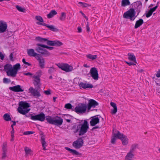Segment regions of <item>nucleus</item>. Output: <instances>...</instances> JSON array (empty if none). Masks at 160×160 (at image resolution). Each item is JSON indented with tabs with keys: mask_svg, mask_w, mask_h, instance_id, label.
<instances>
[{
	"mask_svg": "<svg viewBox=\"0 0 160 160\" xmlns=\"http://www.w3.org/2000/svg\"><path fill=\"white\" fill-rule=\"evenodd\" d=\"M79 86L81 89L82 88L84 89L93 88V86L91 84L81 82L79 84Z\"/></svg>",
	"mask_w": 160,
	"mask_h": 160,
	"instance_id": "obj_18",
	"label": "nucleus"
},
{
	"mask_svg": "<svg viewBox=\"0 0 160 160\" xmlns=\"http://www.w3.org/2000/svg\"><path fill=\"white\" fill-rule=\"evenodd\" d=\"M17 72L14 70L13 68L11 69L7 73V75L8 76H11L12 77H16Z\"/></svg>",
	"mask_w": 160,
	"mask_h": 160,
	"instance_id": "obj_22",
	"label": "nucleus"
},
{
	"mask_svg": "<svg viewBox=\"0 0 160 160\" xmlns=\"http://www.w3.org/2000/svg\"><path fill=\"white\" fill-rule=\"evenodd\" d=\"M153 12L150 10L148 11V13L146 14V16L147 18H149L150 17L152 14Z\"/></svg>",
	"mask_w": 160,
	"mask_h": 160,
	"instance_id": "obj_48",
	"label": "nucleus"
},
{
	"mask_svg": "<svg viewBox=\"0 0 160 160\" xmlns=\"http://www.w3.org/2000/svg\"><path fill=\"white\" fill-rule=\"evenodd\" d=\"M36 59L38 61V64L40 68H44L45 65L44 58L40 54L38 56L36 57Z\"/></svg>",
	"mask_w": 160,
	"mask_h": 160,
	"instance_id": "obj_11",
	"label": "nucleus"
},
{
	"mask_svg": "<svg viewBox=\"0 0 160 160\" xmlns=\"http://www.w3.org/2000/svg\"><path fill=\"white\" fill-rule=\"evenodd\" d=\"M23 74L26 76H32V73L29 72L24 73H23Z\"/></svg>",
	"mask_w": 160,
	"mask_h": 160,
	"instance_id": "obj_59",
	"label": "nucleus"
},
{
	"mask_svg": "<svg viewBox=\"0 0 160 160\" xmlns=\"http://www.w3.org/2000/svg\"><path fill=\"white\" fill-rule=\"evenodd\" d=\"M32 78L34 79V85L37 86L38 85L40 82V78L38 76H33Z\"/></svg>",
	"mask_w": 160,
	"mask_h": 160,
	"instance_id": "obj_26",
	"label": "nucleus"
},
{
	"mask_svg": "<svg viewBox=\"0 0 160 160\" xmlns=\"http://www.w3.org/2000/svg\"><path fill=\"white\" fill-rule=\"evenodd\" d=\"M34 133V132L33 131H28L24 132H23V134L24 135H30V134H33Z\"/></svg>",
	"mask_w": 160,
	"mask_h": 160,
	"instance_id": "obj_47",
	"label": "nucleus"
},
{
	"mask_svg": "<svg viewBox=\"0 0 160 160\" xmlns=\"http://www.w3.org/2000/svg\"><path fill=\"white\" fill-rule=\"evenodd\" d=\"M98 105V103L94 99H90L89 101L87 106L88 109V110H89L92 108H94Z\"/></svg>",
	"mask_w": 160,
	"mask_h": 160,
	"instance_id": "obj_13",
	"label": "nucleus"
},
{
	"mask_svg": "<svg viewBox=\"0 0 160 160\" xmlns=\"http://www.w3.org/2000/svg\"><path fill=\"white\" fill-rule=\"evenodd\" d=\"M136 63H135L134 62H130L128 63V65L129 66L131 65H136Z\"/></svg>",
	"mask_w": 160,
	"mask_h": 160,
	"instance_id": "obj_62",
	"label": "nucleus"
},
{
	"mask_svg": "<svg viewBox=\"0 0 160 160\" xmlns=\"http://www.w3.org/2000/svg\"><path fill=\"white\" fill-rule=\"evenodd\" d=\"M38 45L42 46L44 48H46L47 49H48L50 50H52L53 49V47H49L47 45H44V44H39Z\"/></svg>",
	"mask_w": 160,
	"mask_h": 160,
	"instance_id": "obj_44",
	"label": "nucleus"
},
{
	"mask_svg": "<svg viewBox=\"0 0 160 160\" xmlns=\"http://www.w3.org/2000/svg\"><path fill=\"white\" fill-rule=\"evenodd\" d=\"M44 92L47 95H49L51 94L49 90L44 91Z\"/></svg>",
	"mask_w": 160,
	"mask_h": 160,
	"instance_id": "obj_58",
	"label": "nucleus"
},
{
	"mask_svg": "<svg viewBox=\"0 0 160 160\" xmlns=\"http://www.w3.org/2000/svg\"><path fill=\"white\" fill-rule=\"evenodd\" d=\"M11 136L14 137V128L12 130L11 132Z\"/></svg>",
	"mask_w": 160,
	"mask_h": 160,
	"instance_id": "obj_60",
	"label": "nucleus"
},
{
	"mask_svg": "<svg viewBox=\"0 0 160 160\" xmlns=\"http://www.w3.org/2000/svg\"><path fill=\"white\" fill-rule=\"evenodd\" d=\"M87 108L86 105L84 103H80L75 108V111L78 114L85 113Z\"/></svg>",
	"mask_w": 160,
	"mask_h": 160,
	"instance_id": "obj_4",
	"label": "nucleus"
},
{
	"mask_svg": "<svg viewBox=\"0 0 160 160\" xmlns=\"http://www.w3.org/2000/svg\"><path fill=\"white\" fill-rule=\"evenodd\" d=\"M7 26L6 22L2 20L0 21V33L5 32L7 29Z\"/></svg>",
	"mask_w": 160,
	"mask_h": 160,
	"instance_id": "obj_14",
	"label": "nucleus"
},
{
	"mask_svg": "<svg viewBox=\"0 0 160 160\" xmlns=\"http://www.w3.org/2000/svg\"><path fill=\"white\" fill-rule=\"evenodd\" d=\"M7 146V144L6 142H4L3 144L2 149L3 150H5Z\"/></svg>",
	"mask_w": 160,
	"mask_h": 160,
	"instance_id": "obj_56",
	"label": "nucleus"
},
{
	"mask_svg": "<svg viewBox=\"0 0 160 160\" xmlns=\"http://www.w3.org/2000/svg\"><path fill=\"white\" fill-rule=\"evenodd\" d=\"M66 18V14L65 12H62L61 13L59 19L61 21H64Z\"/></svg>",
	"mask_w": 160,
	"mask_h": 160,
	"instance_id": "obj_40",
	"label": "nucleus"
},
{
	"mask_svg": "<svg viewBox=\"0 0 160 160\" xmlns=\"http://www.w3.org/2000/svg\"><path fill=\"white\" fill-rule=\"evenodd\" d=\"M47 44L49 45L52 46H60L62 45V43L59 41H50L48 40L46 42Z\"/></svg>",
	"mask_w": 160,
	"mask_h": 160,
	"instance_id": "obj_12",
	"label": "nucleus"
},
{
	"mask_svg": "<svg viewBox=\"0 0 160 160\" xmlns=\"http://www.w3.org/2000/svg\"><path fill=\"white\" fill-rule=\"evenodd\" d=\"M41 142L42 145L43 150H45L46 147V142L45 141V138L44 136H42L41 137Z\"/></svg>",
	"mask_w": 160,
	"mask_h": 160,
	"instance_id": "obj_35",
	"label": "nucleus"
},
{
	"mask_svg": "<svg viewBox=\"0 0 160 160\" xmlns=\"http://www.w3.org/2000/svg\"><path fill=\"white\" fill-rule=\"evenodd\" d=\"M9 89L15 92H19L24 91V90L21 88V86L20 85L10 87Z\"/></svg>",
	"mask_w": 160,
	"mask_h": 160,
	"instance_id": "obj_19",
	"label": "nucleus"
},
{
	"mask_svg": "<svg viewBox=\"0 0 160 160\" xmlns=\"http://www.w3.org/2000/svg\"><path fill=\"white\" fill-rule=\"evenodd\" d=\"M83 143L82 139L79 138L73 143V145L75 148H78L82 146Z\"/></svg>",
	"mask_w": 160,
	"mask_h": 160,
	"instance_id": "obj_17",
	"label": "nucleus"
},
{
	"mask_svg": "<svg viewBox=\"0 0 160 160\" xmlns=\"http://www.w3.org/2000/svg\"><path fill=\"white\" fill-rule=\"evenodd\" d=\"M134 155L131 152H129L125 157V160H131V159L133 157Z\"/></svg>",
	"mask_w": 160,
	"mask_h": 160,
	"instance_id": "obj_33",
	"label": "nucleus"
},
{
	"mask_svg": "<svg viewBox=\"0 0 160 160\" xmlns=\"http://www.w3.org/2000/svg\"><path fill=\"white\" fill-rule=\"evenodd\" d=\"M3 118L5 120L7 121H11V118L10 115L8 113H5L3 116Z\"/></svg>",
	"mask_w": 160,
	"mask_h": 160,
	"instance_id": "obj_36",
	"label": "nucleus"
},
{
	"mask_svg": "<svg viewBox=\"0 0 160 160\" xmlns=\"http://www.w3.org/2000/svg\"><path fill=\"white\" fill-rule=\"evenodd\" d=\"M37 24L38 25H40L45 26L48 28L50 30L52 31H56L58 30V29L55 28V27L53 25H49L46 24L45 23H42L41 22H38Z\"/></svg>",
	"mask_w": 160,
	"mask_h": 160,
	"instance_id": "obj_16",
	"label": "nucleus"
},
{
	"mask_svg": "<svg viewBox=\"0 0 160 160\" xmlns=\"http://www.w3.org/2000/svg\"><path fill=\"white\" fill-rule=\"evenodd\" d=\"M158 7V6H156L153 8H151L150 10L153 12L156 10Z\"/></svg>",
	"mask_w": 160,
	"mask_h": 160,
	"instance_id": "obj_53",
	"label": "nucleus"
},
{
	"mask_svg": "<svg viewBox=\"0 0 160 160\" xmlns=\"http://www.w3.org/2000/svg\"><path fill=\"white\" fill-rule=\"evenodd\" d=\"M16 8L17 9L19 12H25V9L24 8H22L18 5H16Z\"/></svg>",
	"mask_w": 160,
	"mask_h": 160,
	"instance_id": "obj_41",
	"label": "nucleus"
},
{
	"mask_svg": "<svg viewBox=\"0 0 160 160\" xmlns=\"http://www.w3.org/2000/svg\"><path fill=\"white\" fill-rule=\"evenodd\" d=\"M98 116L101 117L99 115H96L91 117V119L90 122L91 126H95L99 122L100 119L98 117Z\"/></svg>",
	"mask_w": 160,
	"mask_h": 160,
	"instance_id": "obj_9",
	"label": "nucleus"
},
{
	"mask_svg": "<svg viewBox=\"0 0 160 160\" xmlns=\"http://www.w3.org/2000/svg\"><path fill=\"white\" fill-rule=\"evenodd\" d=\"M130 2L129 0H122L121 1V6L125 7L129 5Z\"/></svg>",
	"mask_w": 160,
	"mask_h": 160,
	"instance_id": "obj_32",
	"label": "nucleus"
},
{
	"mask_svg": "<svg viewBox=\"0 0 160 160\" xmlns=\"http://www.w3.org/2000/svg\"><path fill=\"white\" fill-rule=\"evenodd\" d=\"M136 12L133 8H130L128 11L124 12L123 17L126 19H129L130 21H134L136 18Z\"/></svg>",
	"mask_w": 160,
	"mask_h": 160,
	"instance_id": "obj_3",
	"label": "nucleus"
},
{
	"mask_svg": "<svg viewBox=\"0 0 160 160\" xmlns=\"http://www.w3.org/2000/svg\"><path fill=\"white\" fill-rule=\"evenodd\" d=\"M35 40L37 41L42 43H44L46 42V41H47V38H43L39 36L36 37L35 38Z\"/></svg>",
	"mask_w": 160,
	"mask_h": 160,
	"instance_id": "obj_28",
	"label": "nucleus"
},
{
	"mask_svg": "<svg viewBox=\"0 0 160 160\" xmlns=\"http://www.w3.org/2000/svg\"><path fill=\"white\" fill-rule=\"evenodd\" d=\"M78 32L79 33L81 32L82 31V29L80 27H78Z\"/></svg>",
	"mask_w": 160,
	"mask_h": 160,
	"instance_id": "obj_64",
	"label": "nucleus"
},
{
	"mask_svg": "<svg viewBox=\"0 0 160 160\" xmlns=\"http://www.w3.org/2000/svg\"><path fill=\"white\" fill-rule=\"evenodd\" d=\"M117 111V108H113V109L112 110V113L113 114H115Z\"/></svg>",
	"mask_w": 160,
	"mask_h": 160,
	"instance_id": "obj_51",
	"label": "nucleus"
},
{
	"mask_svg": "<svg viewBox=\"0 0 160 160\" xmlns=\"http://www.w3.org/2000/svg\"><path fill=\"white\" fill-rule=\"evenodd\" d=\"M144 23L143 20L141 18L138 20L136 21L135 25L134 26V28L136 29L140 27Z\"/></svg>",
	"mask_w": 160,
	"mask_h": 160,
	"instance_id": "obj_23",
	"label": "nucleus"
},
{
	"mask_svg": "<svg viewBox=\"0 0 160 160\" xmlns=\"http://www.w3.org/2000/svg\"><path fill=\"white\" fill-rule=\"evenodd\" d=\"M4 58V55L1 52H0V58L1 60H3Z\"/></svg>",
	"mask_w": 160,
	"mask_h": 160,
	"instance_id": "obj_55",
	"label": "nucleus"
},
{
	"mask_svg": "<svg viewBox=\"0 0 160 160\" xmlns=\"http://www.w3.org/2000/svg\"><path fill=\"white\" fill-rule=\"evenodd\" d=\"M128 59L129 60L132 61L135 63H137L135 57L133 54L129 53L128 54Z\"/></svg>",
	"mask_w": 160,
	"mask_h": 160,
	"instance_id": "obj_24",
	"label": "nucleus"
},
{
	"mask_svg": "<svg viewBox=\"0 0 160 160\" xmlns=\"http://www.w3.org/2000/svg\"><path fill=\"white\" fill-rule=\"evenodd\" d=\"M110 105L112 107H113V108L117 107L116 104L114 102H111L110 103Z\"/></svg>",
	"mask_w": 160,
	"mask_h": 160,
	"instance_id": "obj_54",
	"label": "nucleus"
},
{
	"mask_svg": "<svg viewBox=\"0 0 160 160\" xmlns=\"http://www.w3.org/2000/svg\"><path fill=\"white\" fill-rule=\"evenodd\" d=\"M22 62L24 63V64L26 65H27L28 66H29L31 65V64L29 63L26 62L25 61V58H23L22 60Z\"/></svg>",
	"mask_w": 160,
	"mask_h": 160,
	"instance_id": "obj_52",
	"label": "nucleus"
},
{
	"mask_svg": "<svg viewBox=\"0 0 160 160\" xmlns=\"http://www.w3.org/2000/svg\"><path fill=\"white\" fill-rule=\"evenodd\" d=\"M56 71L55 68L53 67H51L49 68L48 72L50 74H52Z\"/></svg>",
	"mask_w": 160,
	"mask_h": 160,
	"instance_id": "obj_42",
	"label": "nucleus"
},
{
	"mask_svg": "<svg viewBox=\"0 0 160 160\" xmlns=\"http://www.w3.org/2000/svg\"><path fill=\"white\" fill-rule=\"evenodd\" d=\"M9 58L11 61H13V54L12 53H10L9 55Z\"/></svg>",
	"mask_w": 160,
	"mask_h": 160,
	"instance_id": "obj_57",
	"label": "nucleus"
},
{
	"mask_svg": "<svg viewBox=\"0 0 160 160\" xmlns=\"http://www.w3.org/2000/svg\"><path fill=\"white\" fill-rule=\"evenodd\" d=\"M26 155L27 156L31 155L32 154V151H25Z\"/></svg>",
	"mask_w": 160,
	"mask_h": 160,
	"instance_id": "obj_49",
	"label": "nucleus"
},
{
	"mask_svg": "<svg viewBox=\"0 0 160 160\" xmlns=\"http://www.w3.org/2000/svg\"><path fill=\"white\" fill-rule=\"evenodd\" d=\"M12 68V65L10 64H7L4 66V70L6 73Z\"/></svg>",
	"mask_w": 160,
	"mask_h": 160,
	"instance_id": "obj_30",
	"label": "nucleus"
},
{
	"mask_svg": "<svg viewBox=\"0 0 160 160\" xmlns=\"http://www.w3.org/2000/svg\"><path fill=\"white\" fill-rule=\"evenodd\" d=\"M139 149H140V147L138 144L134 143L132 144L131 145V150H135Z\"/></svg>",
	"mask_w": 160,
	"mask_h": 160,
	"instance_id": "obj_34",
	"label": "nucleus"
},
{
	"mask_svg": "<svg viewBox=\"0 0 160 160\" xmlns=\"http://www.w3.org/2000/svg\"><path fill=\"white\" fill-rule=\"evenodd\" d=\"M56 118L58 119H54V124L53 125H61L63 122V119L57 116Z\"/></svg>",
	"mask_w": 160,
	"mask_h": 160,
	"instance_id": "obj_21",
	"label": "nucleus"
},
{
	"mask_svg": "<svg viewBox=\"0 0 160 160\" xmlns=\"http://www.w3.org/2000/svg\"><path fill=\"white\" fill-rule=\"evenodd\" d=\"M86 28L87 32H89L90 31V28L89 27V25L87 24L86 26Z\"/></svg>",
	"mask_w": 160,
	"mask_h": 160,
	"instance_id": "obj_63",
	"label": "nucleus"
},
{
	"mask_svg": "<svg viewBox=\"0 0 160 160\" xmlns=\"http://www.w3.org/2000/svg\"><path fill=\"white\" fill-rule=\"evenodd\" d=\"M117 136H119V139L121 140L123 145H125L128 143V139L126 136L121 133L120 132L119 133Z\"/></svg>",
	"mask_w": 160,
	"mask_h": 160,
	"instance_id": "obj_10",
	"label": "nucleus"
},
{
	"mask_svg": "<svg viewBox=\"0 0 160 160\" xmlns=\"http://www.w3.org/2000/svg\"><path fill=\"white\" fill-rule=\"evenodd\" d=\"M10 79L6 78H4L3 79V82L4 83H8L10 82Z\"/></svg>",
	"mask_w": 160,
	"mask_h": 160,
	"instance_id": "obj_50",
	"label": "nucleus"
},
{
	"mask_svg": "<svg viewBox=\"0 0 160 160\" xmlns=\"http://www.w3.org/2000/svg\"><path fill=\"white\" fill-rule=\"evenodd\" d=\"M42 44H41L37 43L36 44L38 46L36 48L35 50L38 53H40L41 54L45 56H48L50 55V53L46 49L43 48V47L38 45Z\"/></svg>",
	"mask_w": 160,
	"mask_h": 160,
	"instance_id": "obj_7",
	"label": "nucleus"
},
{
	"mask_svg": "<svg viewBox=\"0 0 160 160\" xmlns=\"http://www.w3.org/2000/svg\"><path fill=\"white\" fill-rule=\"evenodd\" d=\"M70 153L72 154L77 156H81L82 154L81 153L78 152L77 151H69Z\"/></svg>",
	"mask_w": 160,
	"mask_h": 160,
	"instance_id": "obj_39",
	"label": "nucleus"
},
{
	"mask_svg": "<svg viewBox=\"0 0 160 160\" xmlns=\"http://www.w3.org/2000/svg\"><path fill=\"white\" fill-rule=\"evenodd\" d=\"M57 66L59 68L66 72H71L73 70L72 66L67 63L58 64L57 65Z\"/></svg>",
	"mask_w": 160,
	"mask_h": 160,
	"instance_id": "obj_6",
	"label": "nucleus"
},
{
	"mask_svg": "<svg viewBox=\"0 0 160 160\" xmlns=\"http://www.w3.org/2000/svg\"><path fill=\"white\" fill-rule=\"evenodd\" d=\"M27 54L29 56L34 57L35 58H36V57L40 55L36 52L33 49H28L27 50Z\"/></svg>",
	"mask_w": 160,
	"mask_h": 160,
	"instance_id": "obj_20",
	"label": "nucleus"
},
{
	"mask_svg": "<svg viewBox=\"0 0 160 160\" xmlns=\"http://www.w3.org/2000/svg\"><path fill=\"white\" fill-rule=\"evenodd\" d=\"M78 5L82 8L87 7L91 6V5L85 2H78Z\"/></svg>",
	"mask_w": 160,
	"mask_h": 160,
	"instance_id": "obj_31",
	"label": "nucleus"
},
{
	"mask_svg": "<svg viewBox=\"0 0 160 160\" xmlns=\"http://www.w3.org/2000/svg\"><path fill=\"white\" fill-rule=\"evenodd\" d=\"M12 68L14 70L18 72V70L20 68V65L19 63H17L13 66Z\"/></svg>",
	"mask_w": 160,
	"mask_h": 160,
	"instance_id": "obj_38",
	"label": "nucleus"
},
{
	"mask_svg": "<svg viewBox=\"0 0 160 160\" xmlns=\"http://www.w3.org/2000/svg\"><path fill=\"white\" fill-rule=\"evenodd\" d=\"M36 19L41 22H43V20L42 18L40 16H35Z\"/></svg>",
	"mask_w": 160,
	"mask_h": 160,
	"instance_id": "obj_43",
	"label": "nucleus"
},
{
	"mask_svg": "<svg viewBox=\"0 0 160 160\" xmlns=\"http://www.w3.org/2000/svg\"><path fill=\"white\" fill-rule=\"evenodd\" d=\"M29 107L30 105L28 103L25 102H20L18 108V111L21 114L25 115L30 111V109L28 108Z\"/></svg>",
	"mask_w": 160,
	"mask_h": 160,
	"instance_id": "obj_2",
	"label": "nucleus"
},
{
	"mask_svg": "<svg viewBox=\"0 0 160 160\" xmlns=\"http://www.w3.org/2000/svg\"><path fill=\"white\" fill-rule=\"evenodd\" d=\"M91 76L95 80H98L99 78V75L97 68L95 67L91 68L89 72Z\"/></svg>",
	"mask_w": 160,
	"mask_h": 160,
	"instance_id": "obj_8",
	"label": "nucleus"
},
{
	"mask_svg": "<svg viewBox=\"0 0 160 160\" xmlns=\"http://www.w3.org/2000/svg\"><path fill=\"white\" fill-rule=\"evenodd\" d=\"M156 76L157 78H160V69L158 71Z\"/></svg>",
	"mask_w": 160,
	"mask_h": 160,
	"instance_id": "obj_61",
	"label": "nucleus"
},
{
	"mask_svg": "<svg viewBox=\"0 0 160 160\" xmlns=\"http://www.w3.org/2000/svg\"><path fill=\"white\" fill-rule=\"evenodd\" d=\"M45 119L47 122L50 124H53L54 118H52L51 116H48L46 117Z\"/></svg>",
	"mask_w": 160,
	"mask_h": 160,
	"instance_id": "obj_29",
	"label": "nucleus"
},
{
	"mask_svg": "<svg viewBox=\"0 0 160 160\" xmlns=\"http://www.w3.org/2000/svg\"><path fill=\"white\" fill-rule=\"evenodd\" d=\"M29 92L33 96L38 98L41 96L39 92L37 90L34 89L33 87H30L28 89Z\"/></svg>",
	"mask_w": 160,
	"mask_h": 160,
	"instance_id": "obj_15",
	"label": "nucleus"
},
{
	"mask_svg": "<svg viewBox=\"0 0 160 160\" xmlns=\"http://www.w3.org/2000/svg\"><path fill=\"white\" fill-rule=\"evenodd\" d=\"M45 118V114L42 112L36 115H32L30 117V119L32 120L39 121L42 122L44 121Z\"/></svg>",
	"mask_w": 160,
	"mask_h": 160,
	"instance_id": "obj_5",
	"label": "nucleus"
},
{
	"mask_svg": "<svg viewBox=\"0 0 160 160\" xmlns=\"http://www.w3.org/2000/svg\"><path fill=\"white\" fill-rule=\"evenodd\" d=\"M72 106L71 104L68 103L66 104L65 106V108L67 109H71L72 108Z\"/></svg>",
	"mask_w": 160,
	"mask_h": 160,
	"instance_id": "obj_45",
	"label": "nucleus"
},
{
	"mask_svg": "<svg viewBox=\"0 0 160 160\" xmlns=\"http://www.w3.org/2000/svg\"><path fill=\"white\" fill-rule=\"evenodd\" d=\"M120 132L117 131L116 133H114L113 136L112 137L111 140V142L112 144H114L117 138H119V136H117Z\"/></svg>",
	"mask_w": 160,
	"mask_h": 160,
	"instance_id": "obj_25",
	"label": "nucleus"
},
{
	"mask_svg": "<svg viewBox=\"0 0 160 160\" xmlns=\"http://www.w3.org/2000/svg\"><path fill=\"white\" fill-rule=\"evenodd\" d=\"M7 157V153L6 151H3L2 153V158L3 159H5Z\"/></svg>",
	"mask_w": 160,
	"mask_h": 160,
	"instance_id": "obj_46",
	"label": "nucleus"
},
{
	"mask_svg": "<svg viewBox=\"0 0 160 160\" xmlns=\"http://www.w3.org/2000/svg\"><path fill=\"white\" fill-rule=\"evenodd\" d=\"M89 128V125L88 122L85 120L83 124L81 125H79L77 128L74 131V133L79 132L80 136L83 135L86 133Z\"/></svg>",
	"mask_w": 160,
	"mask_h": 160,
	"instance_id": "obj_1",
	"label": "nucleus"
},
{
	"mask_svg": "<svg viewBox=\"0 0 160 160\" xmlns=\"http://www.w3.org/2000/svg\"><path fill=\"white\" fill-rule=\"evenodd\" d=\"M86 57L87 58L90 59L92 60H94L96 59L97 58V55H92L89 54L86 55Z\"/></svg>",
	"mask_w": 160,
	"mask_h": 160,
	"instance_id": "obj_37",
	"label": "nucleus"
},
{
	"mask_svg": "<svg viewBox=\"0 0 160 160\" xmlns=\"http://www.w3.org/2000/svg\"><path fill=\"white\" fill-rule=\"evenodd\" d=\"M57 13V12L55 10H52L47 15V18H52L54 15H56Z\"/></svg>",
	"mask_w": 160,
	"mask_h": 160,
	"instance_id": "obj_27",
	"label": "nucleus"
}]
</instances>
